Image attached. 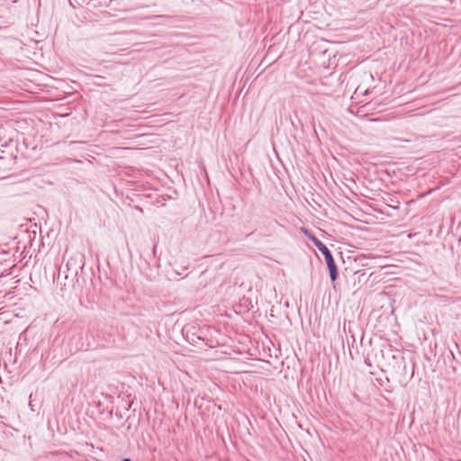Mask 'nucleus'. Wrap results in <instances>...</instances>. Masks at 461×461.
<instances>
[{
	"label": "nucleus",
	"instance_id": "3",
	"mask_svg": "<svg viewBox=\"0 0 461 461\" xmlns=\"http://www.w3.org/2000/svg\"><path fill=\"white\" fill-rule=\"evenodd\" d=\"M122 461H131L130 458H123Z\"/></svg>",
	"mask_w": 461,
	"mask_h": 461
},
{
	"label": "nucleus",
	"instance_id": "1",
	"mask_svg": "<svg viewBox=\"0 0 461 461\" xmlns=\"http://www.w3.org/2000/svg\"><path fill=\"white\" fill-rule=\"evenodd\" d=\"M303 232L308 237V239L314 244V246L319 249L321 255H323L327 267L329 269L330 280L332 282H335L339 277V271L330 250L322 241H321L312 233H311L307 230H304Z\"/></svg>",
	"mask_w": 461,
	"mask_h": 461
},
{
	"label": "nucleus",
	"instance_id": "2",
	"mask_svg": "<svg viewBox=\"0 0 461 461\" xmlns=\"http://www.w3.org/2000/svg\"><path fill=\"white\" fill-rule=\"evenodd\" d=\"M270 224H271L272 226H276V225H277L278 223H277V221H272L270 222Z\"/></svg>",
	"mask_w": 461,
	"mask_h": 461
}]
</instances>
